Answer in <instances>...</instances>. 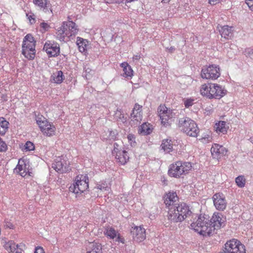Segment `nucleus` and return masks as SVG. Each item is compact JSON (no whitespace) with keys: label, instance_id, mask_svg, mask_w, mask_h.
Instances as JSON below:
<instances>
[{"label":"nucleus","instance_id":"obj_1","mask_svg":"<svg viewBox=\"0 0 253 253\" xmlns=\"http://www.w3.org/2000/svg\"><path fill=\"white\" fill-rule=\"evenodd\" d=\"M76 24L72 21L63 22L56 32V38L60 41H68L78 33Z\"/></svg>","mask_w":253,"mask_h":253},{"label":"nucleus","instance_id":"obj_2","mask_svg":"<svg viewBox=\"0 0 253 253\" xmlns=\"http://www.w3.org/2000/svg\"><path fill=\"white\" fill-rule=\"evenodd\" d=\"M200 92L203 96L209 99H220L226 93V90L222 86L211 83L203 84Z\"/></svg>","mask_w":253,"mask_h":253},{"label":"nucleus","instance_id":"obj_3","mask_svg":"<svg viewBox=\"0 0 253 253\" xmlns=\"http://www.w3.org/2000/svg\"><path fill=\"white\" fill-rule=\"evenodd\" d=\"M192 167V164L190 162L178 161L170 165L168 174L172 177H183L189 173Z\"/></svg>","mask_w":253,"mask_h":253},{"label":"nucleus","instance_id":"obj_4","mask_svg":"<svg viewBox=\"0 0 253 253\" xmlns=\"http://www.w3.org/2000/svg\"><path fill=\"white\" fill-rule=\"evenodd\" d=\"M191 226L196 232L203 236H210L211 228L210 220L204 216L200 215L196 222L191 224Z\"/></svg>","mask_w":253,"mask_h":253},{"label":"nucleus","instance_id":"obj_5","mask_svg":"<svg viewBox=\"0 0 253 253\" xmlns=\"http://www.w3.org/2000/svg\"><path fill=\"white\" fill-rule=\"evenodd\" d=\"M36 41L31 34H27L23 39L22 53L25 58L33 60L36 54Z\"/></svg>","mask_w":253,"mask_h":253},{"label":"nucleus","instance_id":"obj_6","mask_svg":"<svg viewBox=\"0 0 253 253\" xmlns=\"http://www.w3.org/2000/svg\"><path fill=\"white\" fill-rule=\"evenodd\" d=\"M178 127L191 137H197L199 133V129L196 123L189 118H182L179 120Z\"/></svg>","mask_w":253,"mask_h":253},{"label":"nucleus","instance_id":"obj_7","mask_svg":"<svg viewBox=\"0 0 253 253\" xmlns=\"http://www.w3.org/2000/svg\"><path fill=\"white\" fill-rule=\"evenodd\" d=\"M76 182L69 187V191L75 194H81L88 187V178L87 174L78 175Z\"/></svg>","mask_w":253,"mask_h":253},{"label":"nucleus","instance_id":"obj_8","mask_svg":"<svg viewBox=\"0 0 253 253\" xmlns=\"http://www.w3.org/2000/svg\"><path fill=\"white\" fill-rule=\"evenodd\" d=\"M159 116L161 121V124L165 126H169L174 117L175 113L170 109H168L164 105H160L158 109Z\"/></svg>","mask_w":253,"mask_h":253},{"label":"nucleus","instance_id":"obj_9","mask_svg":"<svg viewBox=\"0 0 253 253\" xmlns=\"http://www.w3.org/2000/svg\"><path fill=\"white\" fill-rule=\"evenodd\" d=\"M201 76L203 79L216 80L220 76V68L215 64L204 67L202 70Z\"/></svg>","mask_w":253,"mask_h":253},{"label":"nucleus","instance_id":"obj_10","mask_svg":"<svg viewBox=\"0 0 253 253\" xmlns=\"http://www.w3.org/2000/svg\"><path fill=\"white\" fill-rule=\"evenodd\" d=\"M52 168L57 172L60 173L69 171L71 169L69 162L65 157L62 156L57 158L52 164Z\"/></svg>","mask_w":253,"mask_h":253},{"label":"nucleus","instance_id":"obj_11","mask_svg":"<svg viewBox=\"0 0 253 253\" xmlns=\"http://www.w3.org/2000/svg\"><path fill=\"white\" fill-rule=\"evenodd\" d=\"M43 50L45 51L48 57H55L59 55L60 53L59 45L53 41L45 42Z\"/></svg>","mask_w":253,"mask_h":253},{"label":"nucleus","instance_id":"obj_12","mask_svg":"<svg viewBox=\"0 0 253 253\" xmlns=\"http://www.w3.org/2000/svg\"><path fill=\"white\" fill-rule=\"evenodd\" d=\"M142 106L136 103L130 114V124L132 126H138L142 120Z\"/></svg>","mask_w":253,"mask_h":253},{"label":"nucleus","instance_id":"obj_13","mask_svg":"<svg viewBox=\"0 0 253 253\" xmlns=\"http://www.w3.org/2000/svg\"><path fill=\"white\" fill-rule=\"evenodd\" d=\"M45 118H43V120ZM36 121L43 134L47 136H51L54 134L55 127L53 125L49 123L46 120H42L41 118H38Z\"/></svg>","mask_w":253,"mask_h":253},{"label":"nucleus","instance_id":"obj_14","mask_svg":"<svg viewBox=\"0 0 253 253\" xmlns=\"http://www.w3.org/2000/svg\"><path fill=\"white\" fill-rule=\"evenodd\" d=\"M227 252L229 253H246L245 246L237 240L233 239L226 242Z\"/></svg>","mask_w":253,"mask_h":253},{"label":"nucleus","instance_id":"obj_15","mask_svg":"<svg viewBox=\"0 0 253 253\" xmlns=\"http://www.w3.org/2000/svg\"><path fill=\"white\" fill-rule=\"evenodd\" d=\"M225 222V217L221 213H214L211 220H210L211 226L212 227L211 228V234L215 230L218 229L224 226Z\"/></svg>","mask_w":253,"mask_h":253},{"label":"nucleus","instance_id":"obj_16","mask_svg":"<svg viewBox=\"0 0 253 253\" xmlns=\"http://www.w3.org/2000/svg\"><path fill=\"white\" fill-rule=\"evenodd\" d=\"M212 200L215 208L220 211H224L227 206V202L225 196L221 193L213 195Z\"/></svg>","mask_w":253,"mask_h":253},{"label":"nucleus","instance_id":"obj_17","mask_svg":"<svg viewBox=\"0 0 253 253\" xmlns=\"http://www.w3.org/2000/svg\"><path fill=\"white\" fill-rule=\"evenodd\" d=\"M131 234L133 240L137 242H141L146 238L145 229L141 226L132 227Z\"/></svg>","mask_w":253,"mask_h":253},{"label":"nucleus","instance_id":"obj_18","mask_svg":"<svg viewBox=\"0 0 253 253\" xmlns=\"http://www.w3.org/2000/svg\"><path fill=\"white\" fill-rule=\"evenodd\" d=\"M211 155L213 158L219 159L226 155L227 150L223 146L217 144H214L211 149Z\"/></svg>","mask_w":253,"mask_h":253},{"label":"nucleus","instance_id":"obj_19","mask_svg":"<svg viewBox=\"0 0 253 253\" xmlns=\"http://www.w3.org/2000/svg\"><path fill=\"white\" fill-rule=\"evenodd\" d=\"M168 219L170 223L180 222L184 220L183 215H179L176 211L175 207H170L168 214Z\"/></svg>","mask_w":253,"mask_h":253},{"label":"nucleus","instance_id":"obj_20","mask_svg":"<svg viewBox=\"0 0 253 253\" xmlns=\"http://www.w3.org/2000/svg\"><path fill=\"white\" fill-rule=\"evenodd\" d=\"M178 197L176 192H169L165 197V204L167 207H173L177 205Z\"/></svg>","mask_w":253,"mask_h":253},{"label":"nucleus","instance_id":"obj_21","mask_svg":"<svg viewBox=\"0 0 253 253\" xmlns=\"http://www.w3.org/2000/svg\"><path fill=\"white\" fill-rule=\"evenodd\" d=\"M25 246L23 244H16L14 242L10 241L5 243L4 248L9 253H22V247Z\"/></svg>","mask_w":253,"mask_h":253},{"label":"nucleus","instance_id":"obj_22","mask_svg":"<svg viewBox=\"0 0 253 253\" xmlns=\"http://www.w3.org/2000/svg\"><path fill=\"white\" fill-rule=\"evenodd\" d=\"M217 28L222 38L228 40L233 37V30L232 27H229L227 25L218 26Z\"/></svg>","mask_w":253,"mask_h":253},{"label":"nucleus","instance_id":"obj_23","mask_svg":"<svg viewBox=\"0 0 253 253\" xmlns=\"http://www.w3.org/2000/svg\"><path fill=\"white\" fill-rule=\"evenodd\" d=\"M174 207H175L176 211L179 212V215H183L184 220L192 213L189 207L185 203L178 204L177 206H175Z\"/></svg>","mask_w":253,"mask_h":253},{"label":"nucleus","instance_id":"obj_24","mask_svg":"<svg viewBox=\"0 0 253 253\" xmlns=\"http://www.w3.org/2000/svg\"><path fill=\"white\" fill-rule=\"evenodd\" d=\"M33 3L41 9H42L45 12L50 11V13L52 14L51 9V4L49 0H33Z\"/></svg>","mask_w":253,"mask_h":253},{"label":"nucleus","instance_id":"obj_25","mask_svg":"<svg viewBox=\"0 0 253 253\" xmlns=\"http://www.w3.org/2000/svg\"><path fill=\"white\" fill-rule=\"evenodd\" d=\"M102 247L100 244L96 242L89 243L86 248V253H102Z\"/></svg>","mask_w":253,"mask_h":253},{"label":"nucleus","instance_id":"obj_26","mask_svg":"<svg viewBox=\"0 0 253 253\" xmlns=\"http://www.w3.org/2000/svg\"><path fill=\"white\" fill-rule=\"evenodd\" d=\"M114 157H115L116 162L121 165L126 164L129 160L127 152L126 150H123L122 152L119 154H116Z\"/></svg>","mask_w":253,"mask_h":253},{"label":"nucleus","instance_id":"obj_27","mask_svg":"<svg viewBox=\"0 0 253 253\" xmlns=\"http://www.w3.org/2000/svg\"><path fill=\"white\" fill-rule=\"evenodd\" d=\"M77 44L79 51L82 53H85L86 51V47L88 44V41L80 37L77 38Z\"/></svg>","mask_w":253,"mask_h":253},{"label":"nucleus","instance_id":"obj_28","mask_svg":"<svg viewBox=\"0 0 253 253\" xmlns=\"http://www.w3.org/2000/svg\"><path fill=\"white\" fill-rule=\"evenodd\" d=\"M121 67L123 68L124 73L122 76L125 78L132 77L133 70L130 66L127 63L123 62L121 64Z\"/></svg>","mask_w":253,"mask_h":253},{"label":"nucleus","instance_id":"obj_29","mask_svg":"<svg viewBox=\"0 0 253 253\" xmlns=\"http://www.w3.org/2000/svg\"><path fill=\"white\" fill-rule=\"evenodd\" d=\"M161 146L165 152L169 153L173 149V142L170 139H164L163 140Z\"/></svg>","mask_w":253,"mask_h":253},{"label":"nucleus","instance_id":"obj_30","mask_svg":"<svg viewBox=\"0 0 253 253\" xmlns=\"http://www.w3.org/2000/svg\"><path fill=\"white\" fill-rule=\"evenodd\" d=\"M118 232L115 230L112 227L108 226L105 228V235L110 239H114L117 237Z\"/></svg>","mask_w":253,"mask_h":253},{"label":"nucleus","instance_id":"obj_31","mask_svg":"<svg viewBox=\"0 0 253 253\" xmlns=\"http://www.w3.org/2000/svg\"><path fill=\"white\" fill-rule=\"evenodd\" d=\"M138 131L140 134L147 135L152 132V129L149 126V124L145 123L140 126Z\"/></svg>","mask_w":253,"mask_h":253},{"label":"nucleus","instance_id":"obj_32","mask_svg":"<svg viewBox=\"0 0 253 253\" xmlns=\"http://www.w3.org/2000/svg\"><path fill=\"white\" fill-rule=\"evenodd\" d=\"M9 123L3 118H0V134L4 135L8 129Z\"/></svg>","mask_w":253,"mask_h":253},{"label":"nucleus","instance_id":"obj_33","mask_svg":"<svg viewBox=\"0 0 253 253\" xmlns=\"http://www.w3.org/2000/svg\"><path fill=\"white\" fill-rule=\"evenodd\" d=\"M226 123L224 121L219 122L216 123L215 125V128L217 132H221L225 133L227 132V129L225 127Z\"/></svg>","mask_w":253,"mask_h":253},{"label":"nucleus","instance_id":"obj_34","mask_svg":"<svg viewBox=\"0 0 253 253\" xmlns=\"http://www.w3.org/2000/svg\"><path fill=\"white\" fill-rule=\"evenodd\" d=\"M63 73L61 71H58L55 74H54L53 80L56 84H60L62 82L63 78Z\"/></svg>","mask_w":253,"mask_h":253},{"label":"nucleus","instance_id":"obj_35","mask_svg":"<svg viewBox=\"0 0 253 253\" xmlns=\"http://www.w3.org/2000/svg\"><path fill=\"white\" fill-rule=\"evenodd\" d=\"M16 171L17 172H18L21 176L22 177L25 176L27 173L28 172V171H27L26 169V165H25L24 166H23L22 165L18 164L16 169H15Z\"/></svg>","mask_w":253,"mask_h":253},{"label":"nucleus","instance_id":"obj_36","mask_svg":"<svg viewBox=\"0 0 253 253\" xmlns=\"http://www.w3.org/2000/svg\"><path fill=\"white\" fill-rule=\"evenodd\" d=\"M237 185L240 188H243L245 186L246 180L244 175H239L235 178Z\"/></svg>","mask_w":253,"mask_h":253},{"label":"nucleus","instance_id":"obj_37","mask_svg":"<svg viewBox=\"0 0 253 253\" xmlns=\"http://www.w3.org/2000/svg\"><path fill=\"white\" fill-rule=\"evenodd\" d=\"M123 150L121 149V146H120L119 144L117 143H114V149L112 151V155L113 156L116 155V154H119V153L122 152Z\"/></svg>","mask_w":253,"mask_h":253},{"label":"nucleus","instance_id":"obj_38","mask_svg":"<svg viewBox=\"0 0 253 253\" xmlns=\"http://www.w3.org/2000/svg\"><path fill=\"white\" fill-rule=\"evenodd\" d=\"M40 31L42 33H45L46 31H48L49 29L51 28L50 25L45 22H42L40 24Z\"/></svg>","mask_w":253,"mask_h":253},{"label":"nucleus","instance_id":"obj_39","mask_svg":"<svg viewBox=\"0 0 253 253\" xmlns=\"http://www.w3.org/2000/svg\"><path fill=\"white\" fill-rule=\"evenodd\" d=\"M24 149L26 151L34 150L35 149V146L32 142L27 141L24 145Z\"/></svg>","mask_w":253,"mask_h":253},{"label":"nucleus","instance_id":"obj_40","mask_svg":"<svg viewBox=\"0 0 253 253\" xmlns=\"http://www.w3.org/2000/svg\"><path fill=\"white\" fill-rule=\"evenodd\" d=\"M194 100L193 99L189 98L187 99L184 101V104L186 108H189L190 106H192L194 103Z\"/></svg>","mask_w":253,"mask_h":253},{"label":"nucleus","instance_id":"obj_41","mask_svg":"<svg viewBox=\"0 0 253 253\" xmlns=\"http://www.w3.org/2000/svg\"><path fill=\"white\" fill-rule=\"evenodd\" d=\"M7 145L5 142H4L2 139L0 138V152H4L7 150Z\"/></svg>","mask_w":253,"mask_h":253},{"label":"nucleus","instance_id":"obj_42","mask_svg":"<svg viewBox=\"0 0 253 253\" xmlns=\"http://www.w3.org/2000/svg\"><path fill=\"white\" fill-rule=\"evenodd\" d=\"M135 136L133 134H129L127 136L128 140L130 142V144L132 146L135 145Z\"/></svg>","mask_w":253,"mask_h":253},{"label":"nucleus","instance_id":"obj_43","mask_svg":"<svg viewBox=\"0 0 253 253\" xmlns=\"http://www.w3.org/2000/svg\"><path fill=\"white\" fill-rule=\"evenodd\" d=\"M212 137L210 134H207L204 137H203L201 139L203 143H209L211 141Z\"/></svg>","mask_w":253,"mask_h":253},{"label":"nucleus","instance_id":"obj_44","mask_svg":"<svg viewBox=\"0 0 253 253\" xmlns=\"http://www.w3.org/2000/svg\"><path fill=\"white\" fill-rule=\"evenodd\" d=\"M4 226L6 228H8L9 229H14V225L9 220H5L4 221Z\"/></svg>","mask_w":253,"mask_h":253},{"label":"nucleus","instance_id":"obj_45","mask_svg":"<svg viewBox=\"0 0 253 253\" xmlns=\"http://www.w3.org/2000/svg\"><path fill=\"white\" fill-rule=\"evenodd\" d=\"M116 240L115 241L116 242H118L119 243H122L123 244L125 243V239L120 235V234L118 233V235H117V237H115Z\"/></svg>","mask_w":253,"mask_h":253},{"label":"nucleus","instance_id":"obj_46","mask_svg":"<svg viewBox=\"0 0 253 253\" xmlns=\"http://www.w3.org/2000/svg\"><path fill=\"white\" fill-rule=\"evenodd\" d=\"M106 3H122V0H104Z\"/></svg>","mask_w":253,"mask_h":253},{"label":"nucleus","instance_id":"obj_47","mask_svg":"<svg viewBox=\"0 0 253 253\" xmlns=\"http://www.w3.org/2000/svg\"><path fill=\"white\" fill-rule=\"evenodd\" d=\"M34 253H45L43 249L41 247H37Z\"/></svg>","mask_w":253,"mask_h":253},{"label":"nucleus","instance_id":"obj_48","mask_svg":"<svg viewBox=\"0 0 253 253\" xmlns=\"http://www.w3.org/2000/svg\"><path fill=\"white\" fill-rule=\"evenodd\" d=\"M246 2L251 10H253V0H246Z\"/></svg>","mask_w":253,"mask_h":253},{"label":"nucleus","instance_id":"obj_49","mask_svg":"<svg viewBox=\"0 0 253 253\" xmlns=\"http://www.w3.org/2000/svg\"><path fill=\"white\" fill-rule=\"evenodd\" d=\"M27 16L28 17V19L29 20L31 24H33L35 23V19L34 17L35 16L34 14L32 15H29L27 14Z\"/></svg>","mask_w":253,"mask_h":253},{"label":"nucleus","instance_id":"obj_50","mask_svg":"<svg viewBox=\"0 0 253 253\" xmlns=\"http://www.w3.org/2000/svg\"><path fill=\"white\" fill-rule=\"evenodd\" d=\"M166 50L169 52L172 53L175 51V48L174 46H170V47H166Z\"/></svg>","mask_w":253,"mask_h":253},{"label":"nucleus","instance_id":"obj_51","mask_svg":"<svg viewBox=\"0 0 253 253\" xmlns=\"http://www.w3.org/2000/svg\"><path fill=\"white\" fill-rule=\"evenodd\" d=\"M246 52H248V55L251 58L253 57V49L249 48Z\"/></svg>","mask_w":253,"mask_h":253},{"label":"nucleus","instance_id":"obj_52","mask_svg":"<svg viewBox=\"0 0 253 253\" xmlns=\"http://www.w3.org/2000/svg\"><path fill=\"white\" fill-rule=\"evenodd\" d=\"M227 248H228V247L226 246V243L224 245V249L223 250V251L222 252H220L218 253H229L227 252Z\"/></svg>","mask_w":253,"mask_h":253},{"label":"nucleus","instance_id":"obj_53","mask_svg":"<svg viewBox=\"0 0 253 253\" xmlns=\"http://www.w3.org/2000/svg\"><path fill=\"white\" fill-rule=\"evenodd\" d=\"M141 58L140 55H136L133 57V60H138Z\"/></svg>","mask_w":253,"mask_h":253},{"label":"nucleus","instance_id":"obj_54","mask_svg":"<svg viewBox=\"0 0 253 253\" xmlns=\"http://www.w3.org/2000/svg\"><path fill=\"white\" fill-rule=\"evenodd\" d=\"M170 0H162V2L164 3H168L169 2Z\"/></svg>","mask_w":253,"mask_h":253},{"label":"nucleus","instance_id":"obj_55","mask_svg":"<svg viewBox=\"0 0 253 253\" xmlns=\"http://www.w3.org/2000/svg\"><path fill=\"white\" fill-rule=\"evenodd\" d=\"M120 116H122V117H123V118L124 117V115H123V114H122L121 113L120 114Z\"/></svg>","mask_w":253,"mask_h":253}]
</instances>
